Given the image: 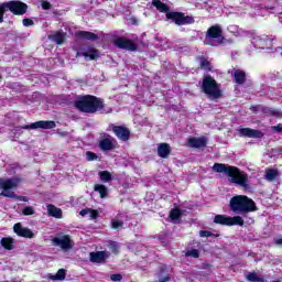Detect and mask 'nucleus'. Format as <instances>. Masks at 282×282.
Instances as JSON below:
<instances>
[{"mask_svg": "<svg viewBox=\"0 0 282 282\" xmlns=\"http://www.w3.org/2000/svg\"><path fill=\"white\" fill-rule=\"evenodd\" d=\"M113 43L119 50H127L128 52H135L138 50V45L133 41L124 37H118Z\"/></svg>", "mask_w": 282, "mask_h": 282, "instance_id": "13", "label": "nucleus"}, {"mask_svg": "<svg viewBox=\"0 0 282 282\" xmlns=\"http://www.w3.org/2000/svg\"><path fill=\"white\" fill-rule=\"evenodd\" d=\"M77 56H84L86 61H95V58L100 56V53L96 48H88L87 51L77 52Z\"/></svg>", "mask_w": 282, "mask_h": 282, "instance_id": "19", "label": "nucleus"}, {"mask_svg": "<svg viewBox=\"0 0 282 282\" xmlns=\"http://www.w3.org/2000/svg\"><path fill=\"white\" fill-rule=\"evenodd\" d=\"M251 43L256 50H272V40L268 35H256Z\"/></svg>", "mask_w": 282, "mask_h": 282, "instance_id": "12", "label": "nucleus"}, {"mask_svg": "<svg viewBox=\"0 0 282 282\" xmlns=\"http://www.w3.org/2000/svg\"><path fill=\"white\" fill-rule=\"evenodd\" d=\"M86 160H87V162H94V161L98 160V154L94 153L91 151H87L86 152Z\"/></svg>", "mask_w": 282, "mask_h": 282, "instance_id": "38", "label": "nucleus"}, {"mask_svg": "<svg viewBox=\"0 0 282 282\" xmlns=\"http://www.w3.org/2000/svg\"><path fill=\"white\" fill-rule=\"evenodd\" d=\"M111 281H122V275L120 274H112L110 276Z\"/></svg>", "mask_w": 282, "mask_h": 282, "instance_id": "44", "label": "nucleus"}, {"mask_svg": "<svg viewBox=\"0 0 282 282\" xmlns=\"http://www.w3.org/2000/svg\"><path fill=\"white\" fill-rule=\"evenodd\" d=\"M52 242H53V246L61 248L65 252L74 248V241L72 240V237L69 235L59 234L58 236L52 239Z\"/></svg>", "mask_w": 282, "mask_h": 282, "instance_id": "9", "label": "nucleus"}, {"mask_svg": "<svg viewBox=\"0 0 282 282\" xmlns=\"http://www.w3.org/2000/svg\"><path fill=\"white\" fill-rule=\"evenodd\" d=\"M204 43L205 45H210L212 47L221 45V43H224V30L221 29V25L216 24L210 26L206 32Z\"/></svg>", "mask_w": 282, "mask_h": 282, "instance_id": "8", "label": "nucleus"}, {"mask_svg": "<svg viewBox=\"0 0 282 282\" xmlns=\"http://www.w3.org/2000/svg\"><path fill=\"white\" fill-rule=\"evenodd\" d=\"M262 113H265V116H274L275 118H281V110L270 107L262 108Z\"/></svg>", "mask_w": 282, "mask_h": 282, "instance_id": "28", "label": "nucleus"}, {"mask_svg": "<svg viewBox=\"0 0 282 282\" xmlns=\"http://www.w3.org/2000/svg\"><path fill=\"white\" fill-rule=\"evenodd\" d=\"M215 224H220V226H243V218L241 216H225V215H217L214 218Z\"/></svg>", "mask_w": 282, "mask_h": 282, "instance_id": "10", "label": "nucleus"}, {"mask_svg": "<svg viewBox=\"0 0 282 282\" xmlns=\"http://www.w3.org/2000/svg\"><path fill=\"white\" fill-rule=\"evenodd\" d=\"M108 248H109V250H111V252L118 253L120 246L118 245V242H116L113 240H109Z\"/></svg>", "mask_w": 282, "mask_h": 282, "instance_id": "37", "label": "nucleus"}, {"mask_svg": "<svg viewBox=\"0 0 282 282\" xmlns=\"http://www.w3.org/2000/svg\"><path fill=\"white\" fill-rule=\"evenodd\" d=\"M8 10L12 12V14L21 17L28 12V4L17 0L1 3L0 4V23H3V14H6Z\"/></svg>", "mask_w": 282, "mask_h": 282, "instance_id": "7", "label": "nucleus"}, {"mask_svg": "<svg viewBox=\"0 0 282 282\" xmlns=\"http://www.w3.org/2000/svg\"><path fill=\"white\" fill-rule=\"evenodd\" d=\"M99 177L101 182H111V173L108 171L99 172Z\"/></svg>", "mask_w": 282, "mask_h": 282, "instance_id": "34", "label": "nucleus"}, {"mask_svg": "<svg viewBox=\"0 0 282 282\" xmlns=\"http://www.w3.org/2000/svg\"><path fill=\"white\" fill-rule=\"evenodd\" d=\"M232 76L237 85H243L246 83V72L241 69H234Z\"/></svg>", "mask_w": 282, "mask_h": 282, "instance_id": "22", "label": "nucleus"}, {"mask_svg": "<svg viewBox=\"0 0 282 282\" xmlns=\"http://www.w3.org/2000/svg\"><path fill=\"white\" fill-rule=\"evenodd\" d=\"M79 215L82 217H87V215H89V217H91V219H96L98 217V212L96 210H91V209H83Z\"/></svg>", "mask_w": 282, "mask_h": 282, "instance_id": "32", "label": "nucleus"}, {"mask_svg": "<svg viewBox=\"0 0 282 282\" xmlns=\"http://www.w3.org/2000/svg\"><path fill=\"white\" fill-rule=\"evenodd\" d=\"M75 107L83 113H111V108H105V100L91 95L79 97Z\"/></svg>", "mask_w": 282, "mask_h": 282, "instance_id": "1", "label": "nucleus"}, {"mask_svg": "<svg viewBox=\"0 0 282 282\" xmlns=\"http://www.w3.org/2000/svg\"><path fill=\"white\" fill-rule=\"evenodd\" d=\"M42 8H43V10H50V8H52V4L47 1H43L42 2Z\"/></svg>", "mask_w": 282, "mask_h": 282, "instance_id": "45", "label": "nucleus"}, {"mask_svg": "<svg viewBox=\"0 0 282 282\" xmlns=\"http://www.w3.org/2000/svg\"><path fill=\"white\" fill-rule=\"evenodd\" d=\"M212 232L210 231H208V230H200L199 231V236L200 237H212Z\"/></svg>", "mask_w": 282, "mask_h": 282, "instance_id": "43", "label": "nucleus"}, {"mask_svg": "<svg viewBox=\"0 0 282 282\" xmlns=\"http://www.w3.org/2000/svg\"><path fill=\"white\" fill-rule=\"evenodd\" d=\"M187 143L192 149H204L206 147V138H189Z\"/></svg>", "mask_w": 282, "mask_h": 282, "instance_id": "20", "label": "nucleus"}, {"mask_svg": "<svg viewBox=\"0 0 282 282\" xmlns=\"http://www.w3.org/2000/svg\"><path fill=\"white\" fill-rule=\"evenodd\" d=\"M238 133H240L242 138H263V132L252 128H240L238 129Z\"/></svg>", "mask_w": 282, "mask_h": 282, "instance_id": "16", "label": "nucleus"}, {"mask_svg": "<svg viewBox=\"0 0 282 282\" xmlns=\"http://www.w3.org/2000/svg\"><path fill=\"white\" fill-rule=\"evenodd\" d=\"M279 177V170L276 169H267L265 170V180L268 182H274Z\"/></svg>", "mask_w": 282, "mask_h": 282, "instance_id": "26", "label": "nucleus"}, {"mask_svg": "<svg viewBox=\"0 0 282 282\" xmlns=\"http://www.w3.org/2000/svg\"><path fill=\"white\" fill-rule=\"evenodd\" d=\"M122 226H124L123 220H120L118 218L111 220V228H113L115 230H118V228H122Z\"/></svg>", "mask_w": 282, "mask_h": 282, "instance_id": "35", "label": "nucleus"}, {"mask_svg": "<svg viewBox=\"0 0 282 282\" xmlns=\"http://www.w3.org/2000/svg\"><path fill=\"white\" fill-rule=\"evenodd\" d=\"M200 91H203L209 100H219V97L221 96V86L215 78L207 75L203 78Z\"/></svg>", "mask_w": 282, "mask_h": 282, "instance_id": "6", "label": "nucleus"}, {"mask_svg": "<svg viewBox=\"0 0 282 282\" xmlns=\"http://www.w3.org/2000/svg\"><path fill=\"white\" fill-rule=\"evenodd\" d=\"M0 80H1V75H0Z\"/></svg>", "mask_w": 282, "mask_h": 282, "instance_id": "48", "label": "nucleus"}, {"mask_svg": "<svg viewBox=\"0 0 282 282\" xmlns=\"http://www.w3.org/2000/svg\"><path fill=\"white\" fill-rule=\"evenodd\" d=\"M50 41H53V43H56L57 45H63L65 41V33L63 32H56L51 35H48Z\"/></svg>", "mask_w": 282, "mask_h": 282, "instance_id": "25", "label": "nucleus"}, {"mask_svg": "<svg viewBox=\"0 0 282 282\" xmlns=\"http://www.w3.org/2000/svg\"><path fill=\"white\" fill-rule=\"evenodd\" d=\"M247 281L250 282H263L265 281L262 276H259L257 273H248L247 274Z\"/></svg>", "mask_w": 282, "mask_h": 282, "instance_id": "33", "label": "nucleus"}, {"mask_svg": "<svg viewBox=\"0 0 282 282\" xmlns=\"http://www.w3.org/2000/svg\"><path fill=\"white\" fill-rule=\"evenodd\" d=\"M200 67H202V69H205L206 72H213V66L210 65V62H208V59H202Z\"/></svg>", "mask_w": 282, "mask_h": 282, "instance_id": "36", "label": "nucleus"}, {"mask_svg": "<svg viewBox=\"0 0 282 282\" xmlns=\"http://www.w3.org/2000/svg\"><path fill=\"white\" fill-rule=\"evenodd\" d=\"M158 153L160 158H169L171 154V145H169V143H161L158 148Z\"/></svg>", "mask_w": 282, "mask_h": 282, "instance_id": "24", "label": "nucleus"}, {"mask_svg": "<svg viewBox=\"0 0 282 282\" xmlns=\"http://www.w3.org/2000/svg\"><path fill=\"white\" fill-rule=\"evenodd\" d=\"M280 50H282L281 47L280 48H275V52H279Z\"/></svg>", "mask_w": 282, "mask_h": 282, "instance_id": "47", "label": "nucleus"}, {"mask_svg": "<svg viewBox=\"0 0 282 282\" xmlns=\"http://www.w3.org/2000/svg\"><path fill=\"white\" fill-rule=\"evenodd\" d=\"M56 122L54 121H36L31 124L22 126L21 129H54Z\"/></svg>", "mask_w": 282, "mask_h": 282, "instance_id": "14", "label": "nucleus"}, {"mask_svg": "<svg viewBox=\"0 0 282 282\" xmlns=\"http://www.w3.org/2000/svg\"><path fill=\"white\" fill-rule=\"evenodd\" d=\"M91 263H105V260L109 259L108 251L90 252L89 254Z\"/></svg>", "mask_w": 282, "mask_h": 282, "instance_id": "18", "label": "nucleus"}, {"mask_svg": "<svg viewBox=\"0 0 282 282\" xmlns=\"http://www.w3.org/2000/svg\"><path fill=\"white\" fill-rule=\"evenodd\" d=\"M24 28H30V25H34V21H32V19H23L22 21Z\"/></svg>", "mask_w": 282, "mask_h": 282, "instance_id": "41", "label": "nucleus"}, {"mask_svg": "<svg viewBox=\"0 0 282 282\" xmlns=\"http://www.w3.org/2000/svg\"><path fill=\"white\" fill-rule=\"evenodd\" d=\"M112 131H113L115 135H117V138L119 140H121L122 142H127V140H129V138H131V131H129V129H127L122 126H115L112 128Z\"/></svg>", "mask_w": 282, "mask_h": 282, "instance_id": "15", "label": "nucleus"}, {"mask_svg": "<svg viewBox=\"0 0 282 282\" xmlns=\"http://www.w3.org/2000/svg\"><path fill=\"white\" fill-rule=\"evenodd\" d=\"M181 217H182V210L180 208H174L170 212V218L174 224H177Z\"/></svg>", "mask_w": 282, "mask_h": 282, "instance_id": "30", "label": "nucleus"}, {"mask_svg": "<svg viewBox=\"0 0 282 282\" xmlns=\"http://www.w3.org/2000/svg\"><path fill=\"white\" fill-rule=\"evenodd\" d=\"M152 6L159 12H166V19L174 21L176 25H191V23H195V19L191 15H184L182 12H169V6L160 0H153Z\"/></svg>", "mask_w": 282, "mask_h": 282, "instance_id": "3", "label": "nucleus"}, {"mask_svg": "<svg viewBox=\"0 0 282 282\" xmlns=\"http://www.w3.org/2000/svg\"><path fill=\"white\" fill-rule=\"evenodd\" d=\"M186 257H193V259H199V250L191 249L186 253Z\"/></svg>", "mask_w": 282, "mask_h": 282, "instance_id": "39", "label": "nucleus"}, {"mask_svg": "<svg viewBox=\"0 0 282 282\" xmlns=\"http://www.w3.org/2000/svg\"><path fill=\"white\" fill-rule=\"evenodd\" d=\"M65 274V269H59L55 275H50L48 279L52 281H64Z\"/></svg>", "mask_w": 282, "mask_h": 282, "instance_id": "31", "label": "nucleus"}, {"mask_svg": "<svg viewBox=\"0 0 282 282\" xmlns=\"http://www.w3.org/2000/svg\"><path fill=\"white\" fill-rule=\"evenodd\" d=\"M213 171L216 173H225V175H228L229 182L232 184H238L239 186H242V188H248V175L239 169L230 165H226L224 163H215L213 166Z\"/></svg>", "mask_w": 282, "mask_h": 282, "instance_id": "2", "label": "nucleus"}, {"mask_svg": "<svg viewBox=\"0 0 282 282\" xmlns=\"http://www.w3.org/2000/svg\"><path fill=\"white\" fill-rule=\"evenodd\" d=\"M58 135H61L62 138H67V135H69L68 132H57Z\"/></svg>", "mask_w": 282, "mask_h": 282, "instance_id": "46", "label": "nucleus"}, {"mask_svg": "<svg viewBox=\"0 0 282 282\" xmlns=\"http://www.w3.org/2000/svg\"><path fill=\"white\" fill-rule=\"evenodd\" d=\"M22 214L25 216L34 215V207L26 206L23 208Z\"/></svg>", "mask_w": 282, "mask_h": 282, "instance_id": "40", "label": "nucleus"}, {"mask_svg": "<svg viewBox=\"0 0 282 282\" xmlns=\"http://www.w3.org/2000/svg\"><path fill=\"white\" fill-rule=\"evenodd\" d=\"M20 184V177L0 178V189L2 191L0 195L2 197H9L10 199H17L18 202H30V198L28 196H19L14 194V192H12Z\"/></svg>", "mask_w": 282, "mask_h": 282, "instance_id": "4", "label": "nucleus"}, {"mask_svg": "<svg viewBox=\"0 0 282 282\" xmlns=\"http://www.w3.org/2000/svg\"><path fill=\"white\" fill-rule=\"evenodd\" d=\"M229 206L232 213H237L239 215L257 210V205H254L253 200L243 195L234 196L230 199Z\"/></svg>", "mask_w": 282, "mask_h": 282, "instance_id": "5", "label": "nucleus"}, {"mask_svg": "<svg viewBox=\"0 0 282 282\" xmlns=\"http://www.w3.org/2000/svg\"><path fill=\"white\" fill-rule=\"evenodd\" d=\"M272 131H275V133H281L282 131V123H279L278 126L271 127Z\"/></svg>", "mask_w": 282, "mask_h": 282, "instance_id": "42", "label": "nucleus"}, {"mask_svg": "<svg viewBox=\"0 0 282 282\" xmlns=\"http://www.w3.org/2000/svg\"><path fill=\"white\" fill-rule=\"evenodd\" d=\"M98 147L100 151H113L116 149V139L111 134L102 132L100 133Z\"/></svg>", "mask_w": 282, "mask_h": 282, "instance_id": "11", "label": "nucleus"}, {"mask_svg": "<svg viewBox=\"0 0 282 282\" xmlns=\"http://www.w3.org/2000/svg\"><path fill=\"white\" fill-rule=\"evenodd\" d=\"M0 243L4 250H12L14 248V239L12 238H2Z\"/></svg>", "mask_w": 282, "mask_h": 282, "instance_id": "29", "label": "nucleus"}, {"mask_svg": "<svg viewBox=\"0 0 282 282\" xmlns=\"http://www.w3.org/2000/svg\"><path fill=\"white\" fill-rule=\"evenodd\" d=\"M75 36H77V39H82V41L98 40V35H96L95 33H91L89 31H79V32L75 33Z\"/></svg>", "mask_w": 282, "mask_h": 282, "instance_id": "21", "label": "nucleus"}, {"mask_svg": "<svg viewBox=\"0 0 282 282\" xmlns=\"http://www.w3.org/2000/svg\"><path fill=\"white\" fill-rule=\"evenodd\" d=\"M13 231L18 237H25L26 239H32L34 237V234L29 228H24L21 223H18L13 226Z\"/></svg>", "mask_w": 282, "mask_h": 282, "instance_id": "17", "label": "nucleus"}, {"mask_svg": "<svg viewBox=\"0 0 282 282\" xmlns=\"http://www.w3.org/2000/svg\"><path fill=\"white\" fill-rule=\"evenodd\" d=\"M94 189L96 193H99L101 199H105V197H107L109 193V189L107 188V186L102 184H96Z\"/></svg>", "mask_w": 282, "mask_h": 282, "instance_id": "27", "label": "nucleus"}, {"mask_svg": "<svg viewBox=\"0 0 282 282\" xmlns=\"http://www.w3.org/2000/svg\"><path fill=\"white\" fill-rule=\"evenodd\" d=\"M47 213L51 217H55V219L63 218V210H61V208H58L52 204L47 205Z\"/></svg>", "mask_w": 282, "mask_h": 282, "instance_id": "23", "label": "nucleus"}]
</instances>
